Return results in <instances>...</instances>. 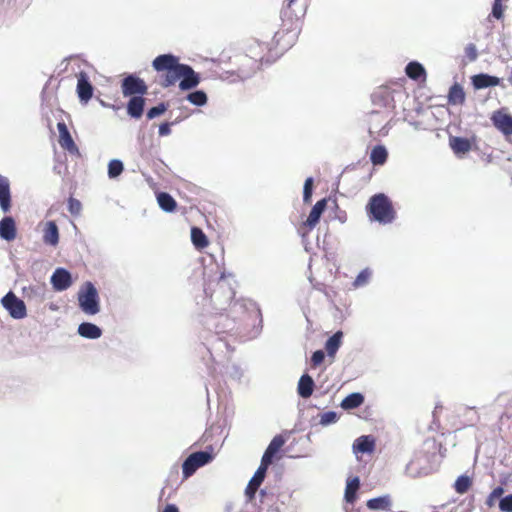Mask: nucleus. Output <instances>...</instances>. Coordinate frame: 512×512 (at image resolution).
<instances>
[{"label": "nucleus", "mask_w": 512, "mask_h": 512, "mask_svg": "<svg viewBox=\"0 0 512 512\" xmlns=\"http://www.w3.org/2000/svg\"><path fill=\"white\" fill-rule=\"evenodd\" d=\"M388 114L383 115L379 111H372L369 114V132L372 134L375 131H380L384 127V123L387 121Z\"/></svg>", "instance_id": "obj_32"}, {"label": "nucleus", "mask_w": 512, "mask_h": 512, "mask_svg": "<svg viewBox=\"0 0 512 512\" xmlns=\"http://www.w3.org/2000/svg\"><path fill=\"white\" fill-rule=\"evenodd\" d=\"M186 99L195 106H204L208 101L206 93L202 90L189 93Z\"/></svg>", "instance_id": "obj_38"}, {"label": "nucleus", "mask_w": 512, "mask_h": 512, "mask_svg": "<svg viewBox=\"0 0 512 512\" xmlns=\"http://www.w3.org/2000/svg\"><path fill=\"white\" fill-rule=\"evenodd\" d=\"M43 242L51 246L59 243V229L54 221H47L43 228Z\"/></svg>", "instance_id": "obj_22"}, {"label": "nucleus", "mask_w": 512, "mask_h": 512, "mask_svg": "<svg viewBox=\"0 0 512 512\" xmlns=\"http://www.w3.org/2000/svg\"><path fill=\"white\" fill-rule=\"evenodd\" d=\"M343 333L337 331L325 343V349L329 357H334L342 344Z\"/></svg>", "instance_id": "obj_33"}, {"label": "nucleus", "mask_w": 512, "mask_h": 512, "mask_svg": "<svg viewBox=\"0 0 512 512\" xmlns=\"http://www.w3.org/2000/svg\"><path fill=\"white\" fill-rule=\"evenodd\" d=\"M68 210L72 215L78 216L82 210L81 202L76 198L70 197L68 199Z\"/></svg>", "instance_id": "obj_42"}, {"label": "nucleus", "mask_w": 512, "mask_h": 512, "mask_svg": "<svg viewBox=\"0 0 512 512\" xmlns=\"http://www.w3.org/2000/svg\"><path fill=\"white\" fill-rule=\"evenodd\" d=\"M372 276V271L369 268L363 269L355 278L353 282L354 288L363 287L368 284L370 278Z\"/></svg>", "instance_id": "obj_40"}, {"label": "nucleus", "mask_w": 512, "mask_h": 512, "mask_svg": "<svg viewBox=\"0 0 512 512\" xmlns=\"http://www.w3.org/2000/svg\"><path fill=\"white\" fill-rule=\"evenodd\" d=\"M499 508L502 512H512V495L502 498L499 502Z\"/></svg>", "instance_id": "obj_45"}, {"label": "nucleus", "mask_w": 512, "mask_h": 512, "mask_svg": "<svg viewBox=\"0 0 512 512\" xmlns=\"http://www.w3.org/2000/svg\"><path fill=\"white\" fill-rule=\"evenodd\" d=\"M492 123L505 136L512 135V116L502 111H496L491 117Z\"/></svg>", "instance_id": "obj_15"}, {"label": "nucleus", "mask_w": 512, "mask_h": 512, "mask_svg": "<svg viewBox=\"0 0 512 512\" xmlns=\"http://www.w3.org/2000/svg\"><path fill=\"white\" fill-rule=\"evenodd\" d=\"M325 354L322 350H317L312 354L311 364L313 367H317L324 361Z\"/></svg>", "instance_id": "obj_46"}, {"label": "nucleus", "mask_w": 512, "mask_h": 512, "mask_svg": "<svg viewBox=\"0 0 512 512\" xmlns=\"http://www.w3.org/2000/svg\"><path fill=\"white\" fill-rule=\"evenodd\" d=\"M78 302L85 314L95 315L100 311L98 292L91 282H86L78 292Z\"/></svg>", "instance_id": "obj_5"}, {"label": "nucleus", "mask_w": 512, "mask_h": 512, "mask_svg": "<svg viewBox=\"0 0 512 512\" xmlns=\"http://www.w3.org/2000/svg\"><path fill=\"white\" fill-rule=\"evenodd\" d=\"M78 333L88 339H97L102 335L101 329L93 323L84 322L78 327Z\"/></svg>", "instance_id": "obj_29"}, {"label": "nucleus", "mask_w": 512, "mask_h": 512, "mask_svg": "<svg viewBox=\"0 0 512 512\" xmlns=\"http://www.w3.org/2000/svg\"><path fill=\"white\" fill-rule=\"evenodd\" d=\"M466 94L463 87L459 83H454L448 93V102L452 105H463Z\"/></svg>", "instance_id": "obj_28"}, {"label": "nucleus", "mask_w": 512, "mask_h": 512, "mask_svg": "<svg viewBox=\"0 0 512 512\" xmlns=\"http://www.w3.org/2000/svg\"><path fill=\"white\" fill-rule=\"evenodd\" d=\"M204 291L214 308L220 311L225 310L234 298V292L223 276L209 281Z\"/></svg>", "instance_id": "obj_4"}, {"label": "nucleus", "mask_w": 512, "mask_h": 512, "mask_svg": "<svg viewBox=\"0 0 512 512\" xmlns=\"http://www.w3.org/2000/svg\"><path fill=\"white\" fill-rule=\"evenodd\" d=\"M72 283L70 272L64 268H57L51 276V284L55 291L67 290Z\"/></svg>", "instance_id": "obj_14"}, {"label": "nucleus", "mask_w": 512, "mask_h": 512, "mask_svg": "<svg viewBox=\"0 0 512 512\" xmlns=\"http://www.w3.org/2000/svg\"><path fill=\"white\" fill-rule=\"evenodd\" d=\"M503 493L504 489L501 486L494 488L488 497L487 504L490 506L493 505L494 500L500 498L503 495Z\"/></svg>", "instance_id": "obj_47"}, {"label": "nucleus", "mask_w": 512, "mask_h": 512, "mask_svg": "<svg viewBox=\"0 0 512 512\" xmlns=\"http://www.w3.org/2000/svg\"><path fill=\"white\" fill-rule=\"evenodd\" d=\"M157 201L161 209L166 212H173L177 207L175 199L166 192H160L157 195Z\"/></svg>", "instance_id": "obj_36"}, {"label": "nucleus", "mask_w": 512, "mask_h": 512, "mask_svg": "<svg viewBox=\"0 0 512 512\" xmlns=\"http://www.w3.org/2000/svg\"><path fill=\"white\" fill-rule=\"evenodd\" d=\"M145 107V99L143 96L130 97L127 103L126 110L127 114L135 119L142 117Z\"/></svg>", "instance_id": "obj_23"}, {"label": "nucleus", "mask_w": 512, "mask_h": 512, "mask_svg": "<svg viewBox=\"0 0 512 512\" xmlns=\"http://www.w3.org/2000/svg\"><path fill=\"white\" fill-rule=\"evenodd\" d=\"M167 110V105L165 103H160L159 105L152 107L147 112L148 119H154L160 115H162Z\"/></svg>", "instance_id": "obj_43"}, {"label": "nucleus", "mask_w": 512, "mask_h": 512, "mask_svg": "<svg viewBox=\"0 0 512 512\" xmlns=\"http://www.w3.org/2000/svg\"><path fill=\"white\" fill-rule=\"evenodd\" d=\"M449 142L451 149L457 156H462L468 153L472 148L471 141L467 138L451 137Z\"/></svg>", "instance_id": "obj_25"}, {"label": "nucleus", "mask_w": 512, "mask_h": 512, "mask_svg": "<svg viewBox=\"0 0 512 512\" xmlns=\"http://www.w3.org/2000/svg\"><path fill=\"white\" fill-rule=\"evenodd\" d=\"M3 307L9 312L14 319H22L26 317L27 310L25 303L19 299L13 292H8L1 300Z\"/></svg>", "instance_id": "obj_11"}, {"label": "nucleus", "mask_w": 512, "mask_h": 512, "mask_svg": "<svg viewBox=\"0 0 512 512\" xmlns=\"http://www.w3.org/2000/svg\"><path fill=\"white\" fill-rule=\"evenodd\" d=\"M336 413L335 412H327L322 415L321 417V423L322 424H329L336 421Z\"/></svg>", "instance_id": "obj_49"}, {"label": "nucleus", "mask_w": 512, "mask_h": 512, "mask_svg": "<svg viewBox=\"0 0 512 512\" xmlns=\"http://www.w3.org/2000/svg\"><path fill=\"white\" fill-rule=\"evenodd\" d=\"M405 72H406V75L412 80H415V81H418V80L425 81L426 80V76H427L426 70L423 67V65L420 64L419 62H416V61L409 62L405 68Z\"/></svg>", "instance_id": "obj_26"}, {"label": "nucleus", "mask_w": 512, "mask_h": 512, "mask_svg": "<svg viewBox=\"0 0 512 512\" xmlns=\"http://www.w3.org/2000/svg\"><path fill=\"white\" fill-rule=\"evenodd\" d=\"M212 459V454L206 451H199L190 454L182 465L183 477L185 479L189 478L196 472L198 468L206 465Z\"/></svg>", "instance_id": "obj_8"}, {"label": "nucleus", "mask_w": 512, "mask_h": 512, "mask_svg": "<svg viewBox=\"0 0 512 512\" xmlns=\"http://www.w3.org/2000/svg\"><path fill=\"white\" fill-rule=\"evenodd\" d=\"M285 442L286 438L282 434L276 435L266 448L261 461L268 465L272 464L274 456L281 450Z\"/></svg>", "instance_id": "obj_17"}, {"label": "nucleus", "mask_w": 512, "mask_h": 512, "mask_svg": "<svg viewBox=\"0 0 512 512\" xmlns=\"http://www.w3.org/2000/svg\"><path fill=\"white\" fill-rule=\"evenodd\" d=\"M314 389V381L308 374H303L298 382L297 391L302 398H309Z\"/></svg>", "instance_id": "obj_27"}, {"label": "nucleus", "mask_w": 512, "mask_h": 512, "mask_svg": "<svg viewBox=\"0 0 512 512\" xmlns=\"http://www.w3.org/2000/svg\"><path fill=\"white\" fill-rule=\"evenodd\" d=\"M471 485V479L466 475H461L455 481L454 488L457 493L464 494L470 489Z\"/></svg>", "instance_id": "obj_39"}, {"label": "nucleus", "mask_w": 512, "mask_h": 512, "mask_svg": "<svg viewBox=\"0 0 512 512\" xmlns=\"http://www.w3.org/2000/svg\"><path fill=\"white\" fill-rule=\"evenodd\" d=\"M312 190H313V178L308 177L305 180L304 190H303V200L305 203H309L311 201Z\"/></svg>", "instance_id": "obj_44"}, {"label": "nucleus", "mask_w": 512, "mask_h": 512, "mask_svg": "<svg viewBox=\"0 0 512 512\" xmlns=\"http://www.w3.org/2000/svg\"><path fill=\"white\" fill-rule=\"evenodd\" d=\"M364 402V396L361 393L355 392L346 396L342 402L341 407L344 410L355 409L362 405Z\"/></svg>", "instance_id": "obj_35"}, {"label": "nucleus", "mask_w": 512, "mask_h": 512, "mask_svg": "<svg viewBox=\"0 0 512 512\" xmlns=\"http://www.w3.org/2000/svg\"><path fill=\"white\" fill-rule=\"evenodd\" d=\"M359 479L358 477L353 478L350 480L345 489V500L349 503H354L356 500V492L359 489Z\"/></svg>", "instance_id": "obj_37"}, {"label": "nucleus", "mask_w": 512, "mask_h": 512, "mask_svg": "<svg viewBox=\"0 0 512 512\" xmlns=\"http://www.w3.org/2000/svg\"><path fill=\"white\" fill-rule=\"evenodd\" d=\"M368 509L373 511H391L392 497L389 494L371 498L366 502Z\"/></svg>", "instance_id": "obj_24"}, {"label": "nucleus", "mask_w": 512, "mask_h": 512, "mask_svg": "<svg viewBox=\"0 0 512 512\" xmlns=\"http://www.w3.org/2000/svg\"><path fill=\"white\" fill-rule=\"evenodd\" d=\"M123 163L120 160H111L108 164V175L110 178H116L123 172Z\"/></svg>", "instance_id": "obj_41"}, {"label": "nucleus", "mask_w": 512, "mask_h": 512, "mask_svg": "<svg viewBox=\"0 0 512 512\" xmlns=\"http://www.w3.org/2000/svg\"><path fill=\"white\" fill-rule=\"evenodd\" d=\"M77 94L82 102H88L93 96V86L90 83L85 72L81 71L77 75Z\"/></svg>", "instance_id": "obj_16"}, {"label": "nucleus", "mask_w": 512, "mask_h": 512, "mask_svg": "<svg viewBox=\"0 0 512 512\" xmlns=\"http://www.w3.org/2000/svg\"><path fill=\"white\" fill-rule=\"evenodd\" d=\"M45 290V286L44 285H40V286H36V287H29L28 290H25L27 293L28 291L30 292H34V293H38L41 295V297H43V292Z\"/></svg>", "instance_id": "obj_52"}, {"label": "nucleus", "mask_w": 512, "mask_h": 512, "mask_svg": "<svg viewBox=\"0 0 512 512\" xmlns=\"http://www.w3.org/2000/svg\"><path fill=\"white\" fill-rule=\"evenodd\" d=\"M152 67L158 73H161L160 85L164 88L175 85L178 81L179 88L182 91H188L197 87L200 83V75L187 64L179 62V58L172 54H162L157 56Z\"/></svg>", "instance_id": "obj_1"}, {"label": "nucleus", "mask_w": 512, "mask_h": 512, "mask_svg": "<svg viewBox=\"0 0 512 512\" xmlns=\"http://www.w3.org/2000/svg\"><path fill=\"white\" fill-rule=\"evenodd\" d=\"M158 133H159L160 136H167V135H169L171 133V124L168 123V122L162 123L159 126Z\"/></svg>", "instance_id": "obj_51"}, {"label": "nucleus", "mask_w": 512, "mask_h": 512, "mask_svg": "<svg viewBox=\"0 0 512 512\" xmlns=\"http://www.w3.org/2000/svg\"><path fill=\"white\" fill-rule=\"evenodd\" d=\"M306 10L307 5L305 2H287L281 10L282 25L300 28Z\"/></svg>", "instance_id": "obj_6"}, {"label": "nucleus", "mask_w": 512, "mask_h": 512, "mask_svg": "<svg viewBox=\"0 0 512 512\" xmlns=\"http://www.w3.org/2000/svg\"><path fill=\"white\" fill-rule=\"evenodd\" d=\"M353 448L356 452L372 453L375 449V440L371 436H361L356 439Z\"/></svg>", "instance_id": "obj_30"}, {"label": "nucleus", "mask_w": 512, "mask_h": 512, "mask_svg": "<svg viewBox=\"0 0 512 512\" xmlns=\"http://www.w3.org/2000/svg\"><path fill=\"white\" fill-rule=\"evenodd\" d=\"M121 90L123 96L135 97L144 96L148 91V87L143 79L135 75H128L122 80Z\"/></svg>", "instance_id": "obj_9"}, {"label": "nucleus", "mask_w": 512, "mask_h": 512, "mask_svg": "<svg viewBox=\"0 0 512 512\" xmlns=\"http://www.w3.org/2000/svg\"><path fill=\"white\" fill-rule=\"evenodd\" d=\"M0 208L4 213L11 209L10 182L7 177L0 175Z\"/></svg>", "instance_id": "obj_18"}, {"label": "nucleus", "mask_w": 512, "mask_h": 512, "mask_svg": "<svg viewBox=\"0 0 512 512\" xmlns=\"http://www.w3.org/2000/svg\"><path fill=\"white\" fill-rule=\"evenodd\" d=\"M372 102L376 106L385 108L394 107V98L392 92L388 88H380L372 95Z\"/></svg>", "instance_id": "obj_21"}, {"label": "nucleus", "mask_w": 512, "mask_h": 512, "mask_svg": "<svg viewBox=\"0 0 512 512\" xmlns=\"http://www.w3.org/2000/svg\"><path fill=\"white\" fill-rule=\"evenodd\" d=\"M299 33V27L282 25V27L275 32L273 43L281 52H284L296 43Z\"/></svg>", "instance_id": "obj_7"}, {"label": "nucleus", "mask_w": 512, "mask_h": 512, "mask_svg": "<svg viewBox=\"0 0 512 512\" xmlns=\"http://www.w3.org/2000/svg\"><path fill=\"white\" fill-rule=\"evenodd\" d=\"M265 50L266 46L263 43L258 41L250 43L245 54L236 55V59L243 64L238 68V73L249 74L260 69L263 63H268Z\"/></svg>", "instance_id": "obj_2"}, {"label": "nucleus", "mask_w": 512, "mask_h": 512, "mask_svg": "<svg viewBox=\"0 0 512 512\" xmlns=\"http://www.w3.org/2000/svg\"><path fill=\"white\" fill-rule=\"evenodd\" d=\"M269 465L265 462L261 461L260 466L254 473L253 477L250 479L246 489H245V495L248 497L249 500L254 499L255 494L262 484V482L265 479L266 472Z\"/></svg>", "instance_id": "obj_12"}, {"label": "nucleus", "mask_w": 512, "mask_h": 512, "mask_svg": "<svg viewBox=\"0 0 512 512\" xmlns=\"http://www.w3.org/2000/svg\"><path fill=\"white\" fill-rule=\"evenodd\" d=\"M191 241L197 250H203L209 245V240L202 229L198 227L191 228Z\"/></svg>", "instance_id": "obj_31"}, {"label": "nucleus", "mask_w": 512, "mask_h": 512, "mask_svg": "<svg viewBox=\"0 0 512 512\" xmlns=\"http://www.w3.org/2000/svg\"><path fill=\"white\" fill-rule=\"evenodd\" d=\"M327 206V200L325 198L317 201L312 207L310 214L305 222H303L298 231L304 237L309 234L315 226L319 223L320 217Z\"/></svg>", "instance_id": "obj_10"}, {"label": "nucleus", "mask_w": 512, "mask_h": 512, "mask_svg": "<svg viewBox=\"0 0 512 512\" xmlns=\"http://www.w3.org/2000/svg\"><path fill=\"white\" fill-rule=\"evenodd\" d=\"M163 512H179L178 508L174 504H168Z\"/></svg>", "instance_id": "obj_53"}, {"label": "nucleus", "mask_w": 512, "mask_h": 512, "mask_svg": "<svg viewBox=\"0 0 512 512\" xmlns=\"http://www.w3.org/2000/svg\"><path fill=\"white\" fill-rule=\"evenodd\" d=\"M17 236L15 220L6 216L0 221V237L6 241H13Z\"/></svg>", "instance_id": "obj_20"}, {"label": "nucleus", "mask_w": 512, "mask_h": 512, "mask_svg": "<svg viewBox=\"0 0 512 512\" xmlns=\"http://www.w3.org/2000/svg\"><path fill=\"white\" fill-rule=\"evenodd\" d=\"M366 211L371 220L381 224L391 223L396 217L391 200L383 193L376 194L369 199Z\"/></svg>", "instance_id": "obj_3"}, {"label": "nucleus", "mask_w": 512, "mask_h": 512, "mask_svg": "<svg viewBox=\"0 0 512 512\" xmlns=\"http://www.w3.org/2000/svg\"><path fill=\"white\" fill-rule=\"evenodd\" d=\"M471 80L473 87L477 90L498 86L501 83L500 78L485 73L476 74L471 77Z\"/></svg>", "instance_id": "obj_19"}, {"label": "nucleus", "mask_w": 512, "mask_h": 512, "mask_svg": "<svg viewBox=\"0 0 512 512\" xmlns=\"http://www.w3.org/2000/svg\"><path fill=\"white\" fill-rule=\"evenodd\" d=\"M57 129L59 132V145L62 149L68 151L70 154H78L79 149L75 144L65 122H58Z\"/></svg>", "instance_id": "obj_13"}, {"label": "nucleus", "mask_w": 512, "mask_h": 512, "mask_svg": "<svg viewBox=\"0 0 512 512\" xmlns=\"http://www.w3.org/2000/svg\"><path fill=\"white\" fill-rule=\"evenodd\" d=\"M503 11L504 8L502 6V2H494L493 8H492V15L496 19H501L503 17Z\"/></svg>", "instance_id": "obj_48"}, {"label": "nucleus", "mask_w": 512, "mask_h": 512, "mask_svg": "<svg viewBox=\"0 0 512 512\" xmlns=\"http://www.w3.org/2000/svg\"><path fill=\"white\" fill-rule=\"evenodd\" d=\"M388 152L383 145L375 146L370 153V160L373 165L380 166L386 163Z\"/></svg>", "instance_id": "obj_34"}, {"label": "nucleus", "mask_w": 512, "mask_h": 512, "mask_svg": "<svg viewBox=\"0 0 512 512\" xmlns=\"http://www.w3.org/2000/svg\"><path fill=\"white\" fill-rule=\"evenodd\" d=\"M465 52H466V55L468 56V58L471 60V61H474L476 58H477V51H476V47L474 44H469L466 48H465Z\"/></svg>", "instance_id": "obj_50"}]
</instances>
